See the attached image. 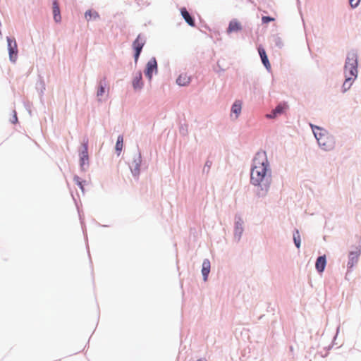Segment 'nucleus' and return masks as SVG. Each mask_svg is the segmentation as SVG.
I'll use <instances>...</instances> for the list:
<instances>
[{
  "label": "nucleus",
  "mask_w": 361,
  "mask_h": 361,
  "mask_svg": "<svg viewBox=\"0 0 361 361\" xmlns=\"http://www.w3.org/2000/svg\"><path fill=\"white\" fill-rule=\"evenodd\" d=\"M251 183L262 189L267 190L271 182V171L269 162L264 153H258L253 160V166L250 174Z\"/></svg>",
  "instance_id": "1"
},
{
  "label": "nucleus",
  "mask_w": 361,
  "mask_h": 361,
  "mask_svg": "<svg viewBox=\"0 0 361 361\" xmlns=\"http://www.w3.org/2000/svg\"><path fill=\"white\" fill-rule=\"evenodd\" d=\"M357 56L355 54H349L344 67L346 79L343 84V92L347 91L351 87L353 80L356 78L357 74Z\"/></svg>",
  "instance_id": "2"
},
{
  "label": "nucleus",
  "mask_w": 361,
  "mask_h": 361,
  "mask_svg": "<svg viewBox=\"0 0 361 361\" xmlns=\"http://www.w3.org/2000/svg\"><path fill=\"white\" fill-rule=\"evenodd\" d=\"M8 50L10 61L15 63L18 58V45L14 38L7 37Z\"/></svg>",
  "instance_id": "3"
},
{
  "label": "nucleus",
  "mask_w": 361,
  "mask_h": 361,
  "mask_svg": "<svg viewBox=\"0 0 361 361\" xmlns=\"http://www.w3.org/2000/svg\"><path fill=\"white\" fill-rule=\"evenodd\" d=\"M289 106L286 102L280 103L270 114H267L266 117L268 118H276L281 115L285 114Z\"/></svg>",
  "instance_id": "4"
},
{
  "label": "nucleus",
  "mask_w": 361,
  "mask_h": 361,
  "mask_svg": "<svg viewBox=\"0 0 361 361\" xmlns=\"http://www.w3.org/2000/svg\"><path fill=\"white\" fill-rule=\"evenodd\" d=\"M142 162L140 153H137L133 156L132 161L129 164L132 173L135 176H138L140 171V164Z\"/></svg>",
  "instance_id": "5"
},
{
  "label": "nucleus",
  "mask_w": 361,
  "mask_h": 361,
  "mask_svg": "<svg viewBox=\"0 0 361 361\" xmlns=\"http://www.w3.org/2000/svg\"><path fill=\"white\" fill-rule=\"evenodd\" d=\"M319 145L325 150H329L334 147L335 142L328 133L325 134L322 137L318 138Z\"/></svg>",
  "instance_id": "6"
},
{
  "label": "nucleus",
  "mask_w": 361,
  "mask_h": 361,
  "mask_svg": "<svg viewBox=\"0 0 361 361\" xmlns=\"http://www.w3.org/2000/svg\"><path fill=\"white\" fill-rule=\"evenodd\" d=\"M145 39L141 37V36L139 35L135 39V40L133 43V47L135 51V61L137 62L138 60L139 56L140 54V52L142 49L143 46L145 45Z\"/></svg>",
  "instance_id": "7"
},
{
  "label": "nucleus",
  "mask_w": 361,
  "mask_h": 361,
  "mask_svg": "<svg viewBox=\"0 0 361 361\" xmlns=\"http://www.w3.org/2000/svg\"><path fill=\"white\" fill-rule=\"evenodd\" d=\"M153 72H157V63L155 58H152L147 63L145 74L146 77L150 80L152 78Z\"/></svg>",
  "instance_id": "8"
},
{
  "label": "nucleus",
  "mask_w": 361,
  "mask_h": 361,
  "mask_svg": "<svg viewBox=\"0 0 361 361\" xmlns=\"http://www.w3.org/2000/svg\"><path fill=\"white\" fill-rule=\"evenodd\" d=\"M82 150L80 154V166L83 168L84 165L88 164V147H87V141L82 144Z\"/></svg>",
  "instance_id": "9"
},
{
  "label": "nucleus",
  "mask_w": 361,
  "mask_h": 361,
  "mask_svg": "<svg viewBox=\"0 0 361 361\" xmlns=\"http://www.w3.org/2000/svg\"><path fill=\"white\" fill-rule=\"evenodd\" d=\"M191 82V77L187 73H181L176 79V83L179 86L188 85Z\"/></svg>",
  "instance_id": "10"
},
{
  "label": "nucleus",
  "mask_w": 361,
  "mask_h": 361,
  "mask_svg": "<svg viewBox=\"0 0 361 361\" xmlns=\"http://www.w3.org/2000/svg\"><path fill=\"white\" fill-rule=\"evenodd\" d=\"M242 30V25L239 21L234 19L232 20L228 25V27L227 29L228 33H231L233 32H238Z\"/></svg>",
  "instance_id": "11"
},
{
  "label": "nucleus",
  "mask_w": 361,
  "mask_h": 361,
  "mask_svg": "<svg viewBox=\"0 0 361 361\" xmlns=\"http://www.w3.org/2000/svg\"><path fill=\"white\" fill-rule=\"evenodd\" d=\"M53 15H54V19L55 22L59 23L61 20V16L60 13V8L58 4V0H54L53 2Z\"/></svg>",
  "instance_id": "12"
},
{
  "label": "nucleus",
  "mask_w": 361,
  "mask_h": 361,
  "mask_svg": "<svg viewBox=\"0 0 361 361\" xmlns=\"http://www.w3.org/2000/svg\"><path fill=\"white\" fill-rule=\"evenodd\" d=\"M259 54L261 57L262 62L264 64V66L266 67L267 69L271 68V64L269 61L268 57L267 56L265 50L262 47L258 48Z\"/></svg>",
  "instance_id": "13"
},
{
  "label": "nucleus",
  "mask_w": 361,
  "mask_h": 361,
  "mask_svg": "<svg viewBox=\"0 0 361 361\" xmlns=\"http://www.w3.org/2000/svg\"><path fill=\"white\" fill-rule=\"evenodd\" d=\"M326 260L325 256H320L317 258L315 263V268L319 272H323L326 267Z\"/></svg>",
  "instance_id": "14"
},
{
  "label": "nucleus",
  "mask_w": 361,
  "mask_h": 361,
  "mask_svg": "<svg viewBox=\"0 0 361 361\" xmlns=\"http://www.w3.org/2000/svg\"><path fill=\"white\" fill-rule=\"evenodd\" d=\"M210 271V262L208 259H204L202 262V274L204 281L207 280L208 275Z\"/></svg>",
  "instance_id": "15"
},
{
  "label": "nucleus",
  "mask_w": 361,
  "mask_h": 361,
  "mask_svg": "<svg viewBox=\"0 0 361 361\" xmlns=\"http://www.w3.org/2000/svg\"><path fill=\"white\" fill-rule=\"evenodd\" d=\"M133 85L135 89H140L142 87V82L141 72H137L135 73L133 80Z\"/></svg>",
  "instance_id": "16"
},
{
  "label": "nucleus",
  "mask_w": 361,
  "mask_h": 361,
  "mask_svg": "<svg viewBox=\"0 0 361 361\" xmlns=\"http://www.w3.org/2000/svg\"><path fill=\"white\" fill-rule=\"evenodd\" d=\"M310 126L312 128V130L313 131V133L314 135V137L318 140L319 137H323L325 134H326V131L318 126H314L312 124H310Z\"/></svg>",
  "instance_id": "17"
},
{
  "label": "nucleus",
  "mask_w": 361,
  "mask_h": 361,
  "mask_svg": "<svg viewBox=\"0 0 361 361\" xmlns=\"http://www.w3.org/2000/svg\"><path fill=\"white\" fill-rule=\"evenodd\" d=\"M242 109V102L240 100H237L234 102L231 108V112L235 114V118L238 117L241 112Z\"/></svg>",
  "instance_id": "18"
},
{
  "label": "nucleus",
  "mask_w": 361,
  "mask_h": 361,
  "mask_svg": "<svg viewBox=\"0 0 361 361\" xmlns=\"http://www.w3.org/2000/svg\"><path fill=\"white\" fill-rule=\"evenodd\" d=\"M181 15L185 20L191 26L195 25V22L192 18L190 16V13L188 12L186 8H183L180 11Z\"/></svg>",
  "instance_id": "19"
},
{
  "label": "nucleus",
  "mask_w": 361,
  "mask_h": 361,
  "mask_svg": "<svg viewBox=\"0 0 361 361\" xmlns=\"http://www.w3.org/2000/svg\"><path fill=\"white\" fill-rule=\"evenodd\" d=\"M99 16L98 13L95 11L89 10L85 13V18L87 21L91 20L92 19H97Z\"/></svg>",
  "instance_id": "20"
},
{
  "label": "nucleus",
  "mask_w": 361,
  "mask_h": 361,
  "mask_svg": "<svg viewBox=\"0 0 361 361\" xmlns=\"http://www.w3.org/2000/svg\"><path fill=\"white\" fill-rule=\"evenodd\" d=\"M360 251H355V252H351L350 253V262L349 264L352 267L354 263L357 262L358 257L360 256Z\"/></svg>",
  "instance_id": "21"
},
{
  "label": "nucleus",
  "mask_w": 361,
  "mask_h": 361,
  "mask_svg": "<svg viewBox=\"0 0 361 361\" xmlns=\"http://www.w3.org/2000/svg\"><path fill=\"white\" fill-rule=\"evenodd\" d=\"M293 240L295 246L298 248H300L301 243V238L298 230H296L293 234Z\"/></svg>",
  "instance_id": "22"
},
{
  "label": "nucleus",
  "mask_w": 361,
  "mask_h": 361,
  "mask_svg": "<svg viewBox=\"0 0 361 361\" xmlns=\"http://www.w3.org/2000/svg\"><path fill=\"white\" fill-rule=\"evenodd\" d=\"M123 137L122 135H119L117 139V142L116 144V150L118 152V154L122 150L123 148Z\"/></svg>",
  "instance_id": "23"
},
{
  "label": "nucleus",
  "mask_w": 361,
  "mask_h": 361,
  "mask_svg": "<svg viewBox=\"0 0 361 361\" xmlns=\"http://www.w3.org/2000/svg\"><path fill=\"white\" fill-rule=\"evenodd\" d=\"M73 180L77 184V185L81 189L82 192H84V188H83V181L81 180L80 178L78 176H75L73 178Z\"/></svg>",
  "instance_id": "24"
},
{
  "label": "nucleus",
  "mask_w": 361,
  "mask_h": 361,
  "mask_svg": "<svg viewBox=\"0 0 361 361\" xmlns=\"http://www.w3.org/2000/svg\"><path fill=\"white\" fill-rule=\"evenodd\" d=\"M105 85H106L105 82H104V84H102V82H100L99 87L98 88L97 93L98 97L102 96L103 94L104 93V92H105Z\"/></svg>",
  "instance_id": "25"
},
{
  "label": "nucleus",
  "mask_w": 361,
  "mask_h": 361,
  "mask_svg": "<svg viewBox=\"0 0 361 361\" xmlns=\"http://www.w3.org/2000/svg\"><path fill=\"white\" fill-rule=\"evenodd\" d=\"M274 18L269 16H263L262 21L263 23H268L269 22L274 21Z\"/></svg>",
  "instance_id": "26"
},
{
  "label": "nucleus",
  "mask_w": 361,
  "mask_h": 361,
  "mask_svg": "<svg viewBox=\"0 0 361 361\" xmlns=\"http://www.w3.org/2000/svg\"><path fill=\"white\" fill-rule=\"evenodd\" d=\"M360 2V0H349V3L352 8L357 7Z\"/></svg>",
  "instance_id": "27"
},
{
  "label": "nucleus",
  "mask_w": 361,
  "mask_h": 361,
  "mask_svg": "<svg viewBox=\"0 0 361 361\" xmlns=\"http://www.w3.org/2000/svg\"><path fill=\"white\" fill-rule=\"evenodd\" d=\"M242 231H243V228L240 227V226H238V225H236V227H235V232L236 233H239V235H241L242 233Z\"/></svg>",
  "instance_id": "28"
},
{
  "label": "nucleus",
  "mask_w": 361,
  "mask_h": 361,
  "mask_svg": "<svg viewBox=\"0 0 361 361\" xmlns=\"http://www.w3.org/2000/svg\"><path fill=\"white\" fill-rule=\"evenodd\" d=\"M18 121V118H17V116H16V113L14 112V116H13V121H12L13 123H16Z\"/></svg>",
  "instance_id": "29"
},
{
  "label": "nucleus",
  "mask_w": 361,
  "mask_h": 361,
  "mask_svg": "<svg viewBox=\"0 0 361 361\" xmlns=\"http://www.w3.org/2000/svg\"><path fill=\"white\" fill-rule=\"evenodd\" d=\"M197 361H207V360L204 358H201V359H198Z\"/></svg>",
  "instance_id": "30"
},
{
  "label": "nucleus",
  "mask_w": 361,
  "mask_h": 361,
  "mask_svg": "<svg viewBox=\"0 0 361 361\" xmlns=\"http://www.w3.org/2000/svg\"><path fill=\"white\" fill-rule=\"evenodd\" d=\"M206 165H207L208 167H210V165H209V164H208V162H206Z\"/></svg>",
  "instance_id": "31"
},
{
  "label": "nucleus",
  "mask_w": 361,
  "mask_h": 361,
  "mask_svg": "<svg viewBox=\"0 0 361 361\" xmlns=\"http://www.w3.org/2000/svg\"><path fill=\"white\" fill-rule=\"evenodd\" d=\"M206 165H207L208 167H210V165H209V164H208V162H206Z\"/></svg>",
  "instance_id": "32"
},
{
  "label": "nucleus",
  "mask_w": 361,
  "mask_h": 361,
  "mask_svg": "<svg viewBox=\"0 0 361 361\" xmlns=\"http://www.w3.org/2000/svg\"><path fill=\"white\" fill-rule=\"evenodd\" d=\"M206 165H207L208 167H210V165H209V164H208V162H206Z\"/></svg>",
  "instance_id": "33"
}]
</instances>
